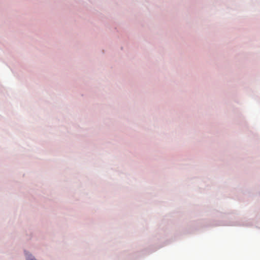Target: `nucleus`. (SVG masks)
<instances>
[{"mask_svg": "<svg viewBox=\"0 0 260 260\" xmlns=\"http://www.w3.org/2000/svg\"><path fill=\"white\" fill-rule=\"evenodd\" d=\"M27 260H36L31 255H28L26 257Z\"/></svg>", "mask_w": 260, "mask_h": 260, "instance_id": "obj_1", "label": "nucleus"}]
</instances>
